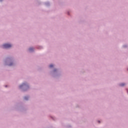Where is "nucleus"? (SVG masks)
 <instances>
[{"mask_svg":"<svg viewBox=\"0 0 128 128\" xmlns=\"http://www.w3.org/2000/svg\"><path fill=\"white\" fill-rule=\"evenodd\" d=\"M24 84H23L22 85H20V88H22V87L24 86Z\"/></svg>","mask_w":128,"mask_h":128,"instance_id":"6","label":"nucleus"},{"mask_svg":"<svg viewBox=\"0 0 128 128\" xmlns=\"http://www.w3.org/2000/svg\"><path fill=\"white\" fill-rule=\"evenodd\" d=\"M12 64H9V66H12Z\"/></svg>","mask_w":128,"mask_h":128,"instance_id":"7","label":"nucleus"},{"mask_svg":"<svg viewBox=\"0 0 128 128\" xmlns=\"http://www.w3.org/2000/svg\"><path fill=\"white\" fill-rule=\"evenodd\" d=\"M29 50H30V52H32V51L34 50V48H30L29 49Z\"/></svg>","mask_w":128,"mask_h":128,"instance_id":"2","label":"nucleus"},{"mask_svg":"<svg viewBox=\"0 0 128 128\" xmlns=\"http://www.w3.org/2000/svg\"><path fill=\"white\" fill-rule=\"evenodd\" d=\"M50 68H54V65L50 64Z\"/></svg>","mask_w":128,"mask_h":128,"instance_id":"4","label":"nucleus"},{"mask_svg":"<svg viewBox=\"0 0 128 128\" xmlns=\"http://www.w3.org/2000/svg\"><path fill=\"white\" fill-rule=\"evenodd\" d=\"M124 83H122V84H120V86H124Z\"/></svg>","mask_w":128,"mask_h":128,"instance_id":"3","label":"nucleus"},{"mask_svg":"<svg viewBox=\"0 0 128 128\" xmlns=\"http://www.w3.org/2000/svg\"><path fill=\"white\" fill-rule=\"evenodd\" d=\"M4 48H12V44H6L3 45Z\"/></svg>","mask_w":128,"mask_h":128,"instance_id":"1","label":"nucleus"},{"mask_svg":"<svg viewBox=\"0 0 128 128\" xmlns=\"http://www.w3.org/2000/svg\"><path fill=\"white\" fill-rule=\"evenodd\" d=\"M2 0H0V2H2Z\"/></svg>","mask_w":128,"mask_h":128,"instance_id":"8","label":"nucleus"},{"mask_svg":"<svg viewBox=\"0 0 128 128\" xmlns=\"http://www.w3.org/2000/svg\"><path fill=\"white\" fill-rule=\"evenodd\" d=\"M28 97H24V100H28Z\"/></svg>","mask_w":128,"mask_h":128,"instance_id":"5","label":"nucleus"}]
</instances>
